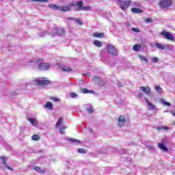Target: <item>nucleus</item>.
<instances>
[{
    "label": "nucleus",
    "instance_id": "1",
    "mask_svg": "<svg viewBox=\"0 0 175 175\" xmlns=\"http://www.w3.org/2000/svg\"><path fill=\"white\" fill-rule=\"evenodd\" d=\"M30 64H34L38 66L40 70H49L50 69V64L47 63H42L43 59H33L29 61Z\"/></svg>",
    "mask_w": 175,
    "mask_h": 175
},
{
    "label": "nucleus",
    "instance_id": "2",
    "mask_svg": "<svg viewBox=\"0 0 175 175\" xmlns=\"http://www.w3.org/2000/svg\"><path fill=\"white\" fill-rule=\"evenodd\" d=\"M106 50L111 55H118V50L117 48L111 44H107L106 46Z\"/></svg>",
    "mask_w": 175,
    "mask_h": 175
},
{
    "label": "nucleus",
    "instance_id": "3",
    "mask_svg": "<svg viewBox=\"0 0 175 175\" xmlns=\"http://www.w3.org/2000/svg\"><path fill=\"white\" fill-rule=\"evenodd\" d=\"M172 3H173V0H160L159 2L160 8H162L163 9L170 8Z\"/></svg>",
    "mask_w": 175,
    "mask_h": 175
},
{
    "label": "nucleus",
    "instance_id": "4",
    "mask_svg": "<svg viewBox=\"0 0 175 175\" xmlns=\"http://www.w3.org/2000/svg\"><path fill=\"white\" fill-rule=\"evenodd\" d=\"M161 35H163L164 39L167 40H174V36H172V33L167 31L166 30H163L161 32Z\"/></svg>",
    "mask_w": 175,
    "mask_h": 175
},
{
    "label": "nucleus",
    "instance_id": "5",
    "mask_svg": "<svg viewBox=\"0 0 175 175\" xmlns=\"http://www.w3.org/2000/svg\"><path fill=\"white\" fill-rule=\"evenodd\" d=\"M161 35H163L164 39L167 40H174V36H172V33L167 31L166 30H163L161 32Z\"/></svg>",
    "mask_w": 175,
    "mask_h": 175
},
{
    "label": "nucleus",
    "instance_id": "6",
    "mask_svg": "<svg viewBox=\"0 0 175 175\" xmlns=\"http://www.w3.org/2000/svg\"><path fill=\"white\" fill-rule=\"evenodd\" d=\"M131 2H132L131 0L120 1V9H122V10H126V9L129 8V5H131Z\"/></svg>",
    "mask_w": 175,
    "mask_h": 175
},
{
    "label": "nucleus",
    "instance_id": "7",
    "mask_svg": "<svg viewBox=\"0 0 175 175\" xmlns=\"http://www.w3.org/2000/svg\"><path fill=\"white\" fill-rule=\"evenodd\" d=\"M36 83L39 87H44L45 85H49V84H50V81L47 79L36 80Z\"/></svg>",
    "mask_w": 175,
    "mask_h": 175
},
{
    "label": "nucleus",
    "instance_id": "8",
    "mask_svg": "<svg viewBox=\"0 0 175 175\" xmlns=\"http://www.w3.org/2000/svg\"><path fill=\"white\" fill-rule=\"evenodd\" d=\"M126 120V118L125 117V116H119L118 120V126H120V128L122 127L123 125H125Z\"/></svg>",
    "mask_w": 175,
    "mask_h": 175
},
{
    "label": "nucleus",
    "instance_id": "9",
    "mask_svg": "<svg viewBox=\"0 0 175 175\" xmlns=\"http://www.w3.org/2000/svg\"><path fill=\"white\" fill-rule=\"evenodd\" d=\"M164 143H166V139H162V142L159 143L158 144V146H159V148H160V150H162L163 151L166 152L168 151L169 149H167V147H166V146H165Z\"/></svg>",
    "mask_w": 175,
    "mask_h": 175
},
{
    "label": "nucleus",
    "instance_id": "10",
    "mask_svg": "<svg viewBox=\"0 0 175 175\" xmlns=\"http://www.w3.org/2000/svg\"><path fill=\"white\" fill-rule=\"evenodd\" d=\"M0 159H1V163L3 165L4 167H6L7 169H8V170H11L13 171V168L9 167V165H8V162L6 161V157H0Z\"/></svg>",
    "mask_w": 175,
    "mask_h": 175
},
{
    "label": "nucleus",
    "instance_id": "11",
    "mask_svg": "<svg viewBox=\"0 0 175 175\" xmlns=\"http://www.w3.org/2000/svg\"><path fill=\"white\" fill-rule=\"evenodd\" d=\"M139 90H141L142 92H145L146 95H150L151 93V88L149 86H141Z\"/></svg>",
    "mask_w": 175,
    "mask_h": 175
},
{
    "label": "nucleus",
    "instance_id": "12",
    "mask_svg": "<svg viewBox=\"0 0 175 175\" xmlns=\"http://www.w3.org/2000/svg\"><path fill=\"white\" fill-rule=\"evenodd\" d=\"M70 6H75V4H69V6L59 7V10H62V12H70Z\"/></svg>",
    "mask_w": 175,
    "mask_h": 175
},
{
    "label": "nucleus",
    "instance_id": "13",
    "mask_svg": "<svg viewBox=\"0 0 175 175\" xmlns=\"http://www.w3.org/2000/svg\"><path fill=\"white\" fill-rule=\"evenodd\" d=\"M66 140H67V142H70V143H72V144H80L81 142L79 139H75L73 138H66Z\"/></svg>",
    "mask_w": 175,
    "mask_h": 175
},
{
    "label": "nucleus",
    "instance_id": "14",
    "mask_svg": "<svg viewBox=\"0 0 175 175\" xmlns=\"http://www.w3.org/2000/svg\"><path fill=\"white\" fill-rule=\"evenodd\" d=\"M55 31L57 35H64L65 33V29L64 28L56 27Z\"/></svg>",
    "mask_w": 175,
    "mask_h": 175
},
{
    "label": "nucleus",
    "instance_id": "15",
    "mask_svg": "<svg viewBox=\"0 0 175 175\" xmlns=\"http://www.w3.org/2000/svg\"><path fill=\"white\" fill-rule=\"evenodd\" d=\"M153 47H157V49H158L159 50H165V49H166V47L163 44L157 42L154 43Z\"/></svg>",
    "mask_w": 175,
    "mask_h": 175
},
{
    "label": "nucleus",
    "instance_id": "16",
    "mask_svg": "<svg viewBox=\"0 0 175 175\" xmlns=\"http://www.w3.org/2000/svg\"><path fill=\"white\" fill-rule=\"evenodd\" d=\"M94 81L96 83V84H100V85H103V81L102 80V78L99 77H94Z\"/></svg>",
    "mask_w": 175,
    "mask_h": 175
},
{
    "label": "nucleus",
    "instance_id": "17",
    "mask_svg": "<svg viewBox=\"0 0 175 175\" xmlns=\"http://www.w3.org/2000/svg\"><path fill=\"white\" fill-rule=\"evenodd\" d=\"M34 170H36V172H38V173H40V174H44V173H46V170H42L40 167L38 166L34 167Z\"/></svg>",
    "mask_w": 175,
    "mask_h": 175
},
{
    "label": "nucleus",
    "instance_id": "18",
    "mask_svg": "<svg viewBox=\"0 0 175 175\" xmlns=\"http://www.w3.org/2000/svg\"><path fill=\"white\" fill-rule=\"evenodd\" d=\"M77 10H81L83 9V1H78L76 3Z\"/></svg>",
    "mask_w": 175,
    "mask_h": 175
},
{
    "label": "nucleus",
    "instance_id": "19",
    "mask_svg": "<svg viewBox=\"0 0 175 175\" xmlns=\"http://www.w3.org/2000/svg\"><path fill=\"white\" fill-rule=\"evenodd\" d=\"M45 109H49V110H53V103L48 101L44 105Z\"/></svg>",
    "mask_w": 175,
    "mask_h": 175
},
{
    "label": "nucleus",
    "instance_id": "20",
    "mask_svg": "<svg viewBox=\"0 0 175 175\" xmlns=\"http://www.w3.org/2000/svg\"><path fill=\"white\" fill-rule=\"evenodd\" d=\"M131 12H133V13L140 14V13H143V10H141L140 8H133L131 9Z\"/></svg>",
    "mask_w": 175,
    "mask_h": 175
},
{
    "label": "nucleus",
    "instance_id": "21",
    "mask_svg": "<svg viewBox=\"0 0 175 175\" xmlns=\"http://www.w3.org/2000/svg\"><path fill=\"white\" fill-rule=\"evenodd\" d=\"M145 100L146 101L148 106H149L151 110H155V105L148 101V99H147V98H145Z\"/></svg>",
    "mask_w": 175,
    "mask_h": 175
},
{
    "label": "nucleus",
    "instance_id": "22",
    "mask_svg": "<svg viewBox=\"0 0 175 175\" xmlns=\"http://www.w3.org/2000/svg\"><path fill=\"white\" fill-rule=\"evenodd\" d=\"M93 36L94 38H103V36H105V34H103V33L96 32L93 33Z\"/></svg>",
    "mask_w": 175,
    "mask_h": 175
},
{
    "label": "nucleus",
    "instance_id": "23",
    "mask_svg": "<svg viewBox=\"0 0 175 175\" xmlns=\"http://www.w3.org/2000/svg\"><path fill=\"white\" fill-rule=\"evenodd\" d=\"M93 44L96 46V47H102V42L98 40H94Z\"/></svg>",
    "mask_w": 175,
    "mask_h": 175
},
{
    "label": "nucleus",
    "instance_id": "24",
    "mask_svg": "<svg viewBox=\"0 0 175 175\" xmlns=\"http://www.w3.org/2000/svg\"><path fill=\"white\" fill-rule=\"evenodd\" d=\"M156 129L157 131H169V126H157Z\"/></svg>",
    "mask_w": 175,
    "mask_h": 175
},
{
    "label": "nucleus",
    "instance_id": "25",
    "mask_svg": "<svg viewBox=\"0 0 175 175\" xmlns=\"http://www.w3.org/2000/svg\"><path fill=\"white\" fill-rule=\"evenodd\" d=\"M29 121L33 125V126H38V121H36V120H35L34 118H29Z\"/></svg>",
    "mask_w": 175,
    "mask_h": 175
},
{
    "label": "nucleus",
    "instance_id": "26",
    "mask_svg": "<svg viewBox=\"0 0 175 175\" xmlns=\"http://www.w3.org/2000/svg\"><path fill=\"white\" fill-rule=\"evenodd\" d=\"M62 70H64V72H70L72 70V68H70V67L66 66H63L62 67Z\"/></svg>",
    "mask_w": 175,
    "mask_h": 175
},
{
    "label": "nucleus",
    "instance_id": "27",
    "mask_svg": "<svg viewBox=\"0 0 175 175\" xmlns=\"http://www.w3.org/2000/svg\"><path fill=\"white\" fill-rule=\"evenodd\" d=\"M49 8H51V9H55V10H59V6L55 4H50L49 5Z\"/></svg>",
    "mask_w": 175,
    "mask_h": 175
},
{
    "label": "nucleus",
    "instance_id": "28",
    "mask_svg": "<svg viewBox=\"0 0 175 175\" xmlns=\"http://www.w3.org/2000/svg\"><path fill=\"white\" fill-rule=\"evenodd\" d=\"M141 47L142 46H140V44H137L133 46V49L134 50V51H139V50H140Z\"/></svg>",
    "mask_w": 175,
    "mask_h": 175
},
{
    "label": "nucleus",
    "instance_id": "29",
    "mask_svg": "<svg viewBox=\"0 0 175 175\" xmlns=\"http://www.w3.org/2000/svg\"><path fill=\"white\" fill-rule=\"evenodd\" d=\"M154 90L156 91H157V92L159 94H161L162 93V88H161V86H159V85L154 86Z\"/></svg>",
    "mask_w": 175,
    "mask_h": 175
},
{
    "label": "nucleus",
    "instance_id": "30",
    "mask_svg": "<svg viewBox=\"0 0 175 175\" xmlns=\"http://www.w3.org/2000/svg\"><path fill=\"white\" fill-rule=\"evenodd\" d=\"M64 122V119L62 118H59L57 122L56 123V127L58 128Z\"/></svg>",
    "mask_w": 175,
    "mask_h": 175
},
{
    "label": "nucleus",
    "instance_id": "31",
    "mask_svg": "<svg viewBox=\"0 0 175 175\" xmlns=\"http://www.w3.org/2000/svg\"><path fill=\"white\" fill-rule=\"evenodd\" d=\"M31 139L32 140H36V142H38V140H40V137H39V135H33L31 136Z\"/></svg>",
    "mask_w": 175,
    "mask_h": 175
},
{
    "label": "nucleus",
    "instance_id": "32",
    "mask_svg": "<svg viewBox=\"0 0 175 175\" xmlns=\"http://www.w3.org/2000/svg\"><path fill=\"white\" fill-rule=\"evenodd\" d=\"M74 21L77 23V24H79V25H83V21H81L79 18H75Z\"/></svg>",
    "mask_w": 175,
    "mask_h": 175
},
{
    "label": "nucleus",
    "instance_id": "33",
    "mask_svg": "<svg viewBox=\"0 0 175 175\" xmlns=\"http://www.w3.org/2000/svg\"><path fill=\"white\" fill-rule=\"evenodd\" d=\"M161 103H162L163 105H164L165 106H172V104H170L168 102H166L165 100L161 99Z\"/></svg>",
    "mask_w": 175,
    "mask_h": 175
},
{
    "label": "nucleus",
    "instance_id": "34",
    "mask_svg": "<svg viewBox=\"0 0 175 175\" xmlns=\"http://www.w3.org/2000/svg\"><path fill=\"white\" fill-rule=\"evenodd\" d=\"M78 152H79V154H87V150L84 148H79Z\"/></svg>",
    "mask_w": 175,
    "mask_h": 175
},
{
    "label": "nucleus",
    "instance_id": "35",
    "mask_svg": "<svg viewBox=\"0 0 175 175\" xmlns=\"http://www.w3.org/2000/svg\"><path fill=\"white\" fill-rule=\"evenodd\" d=\"M139 58L141 61H144V62H148V59H147V58H146V57L144 56L139 55Z\"/></svg>",
    "mask_w": 175,
    "mask_h": 175
},
{
    "label": "nucleus",
    "instance_id": "36",
    "mask_svg": "<svg viewBox=\"0 0 175 175\" xmlns=\"http://www.w3.org/2000/svg\"><path fill=\"white\" fill-rule=\"evenodd\" d=\"M81 92H82L83 94H88L90 92V90H88V89L87 88H82L81 89Z\"/></svg>",
    "mask_w": 175,
    "mask_h": 175
},
{
    "label": "nucleus",
    "instance_id": "37",
    "mask_svg": "<svg viewBox=\"0 0 175 175\" xmlns=\"http://www.w3.org/2000/svg\"><path fill=\"white\" fill-rule=\"evenodd\" d=\"M86 111L88 113H89V114H91V113H92V111H94V109H92V107H90L86 109Z\"/></svg>",
    "mask_w": 175,
    "mask_h": 175
},
{
    "label": "nucleus",
    "instance_id": "38",
    "mask_svg": "<svg viewBox=\"0 0 175 175\" xmlns=\"http://www.w3.org/2000/svg\"><path fill=\"white\" fill-rule=\"evenodd\" d=\"M91 10V7H90V6H86V7H84V6H83L82 7V10Z\"/></svg>",
    "mask_w": 175,
    "mask_h": 175
},
{
    "label": "nucleus",
    "instance_id": "39",
    "mask_svg": "<svg viewBox=\"0 0 175 175\" xmlns=\"http://www.w3.org/2000/svg\"><path fill=\"white\" fill-rule=\"evenodd\" d=\"M133 6H135V8H140V3H139V2L137 1H135L133 3Z\"/></svg>",
    "mask_w": 175,
    "mask_h": 175
},
{
    "label": "nucleus",
    "instance_id": "40",
    "mask_svg": "<svg viewBox=\"0 0 175 175\" xmlns=\"http://www.w3.org/2000/svg\"><path fill=\"white\" fill-rule=\"evenodd\" d=\"M70 98H77L78 96L76 93H71L70 94Z\"/></svg>",
    "mask_w": 175,
    "mask_h": 175
},
{
    "label": "nucleus",
    "instance_id": "41",
    "mask_svg": "<svg viewBox=\"0 0 175 175\" xmlns=\"http://www.w3.org/2000/svg\"><path fill=\"white\" fill-rule=\"evenodd\" d=\"M131 31H133V32H140V30L139 29V28H136V27H133L131 29Z\"/></svg>",
    "mask_w": 175,
    "mask_h": 175
},
{
    "label": "nucleus",
    "instance_id": "42",
    "mask_svg": "<svg viewBox=\"0 0 175 175\" xmlns=\"http://www.w3.org/2000/svg\"><path fill=\"white\" fill-rule=\"evenodd\" d=\"M33 2H47L49 0H31Z\"/></svg>",
    "mask_w": 175,
    "mask_h": 175
},
{
    "label": "nucleus",
    "instance_id": "43",
    "mask_svg": "<svg viewBox=\"0 0 175 175\" xmlns=\"http://www.w3.org/2000/svg\"><path fill=\"white\" fill-rule=\"evenodd\" d=\"M153 20L151 18H147L146 19V23H152Z\"/></svg>",
    "mask_w": 175,
    "mask_h": 175
},
{
    "label": "nucleus",
    "instance_id": "44",
    "mask_svg": "<svg viewBox=\"0 0 175 175\" xmlns=\"http://www.w3.org/2000/svg\"><path fill=\"white\" fill-rule=\"evenodd\" d=\"M159 60V59L157 57H153V58L152 59V62H154V64L157 63V62H158Z\"/></svg>",
    "mask_w": 175,
    "mask_h": 175
},
{
    "label": "nucleus",
    "instance_id": "45",
    "mask_svg": "<svg viewBox=\"0 0 175 175\" xmlns=\"http://www.w3.org/2000/svg\"><path fill=\"white\" fill-rule=\"evenodd\" d=\"M52 100H53V102H58V98H55V97H52L51 98Z\"/></svg>",
    "mask_w": 175,
    "mask_h": 175
},
{
    "label": "nucleus",
    "instance_id": "46",
    "mask_svg": "<svg viewBox=\"0 0 175 175\" xmlns=\"http://www.w3.org/2000/svg\"><path fill=\"white\" fill-rule=\"evenodd\" d=\"M137 98H142V96H143V93H139L137 95Z\"/></svg>",
    "mask_w": 175,
    "mask_h": 175
},
{
    "label": "nucleus",
    "instance_id": "47",
    "mask_svg": "<svg viewBox=\"0 0 175 175\" xmlns=\"http://www.w3.org/2000/svg\"><path fill=\"white\" fill-rule=\"evenodd\" d=\"M148 148H149L150 150H154V146H148Z\"/></svg>",
    "mask_w": 175,
    "mask_h": 175
},
{
    "label": "nucleus",
    "instance_id": "48",
    "mask_svg": "<svg viewBox=\"0 0 175 175\" xmlns=\"http://www.w3.org/2000/svg\"><path fill=\"white\" fill-rule=\"evenodd\" d=\"M39 36H44V33H43V32H40V33H39Z\"/></svg>",
    "mask_w": 175,
    "mask_h": 175
},
{
    "label": "nucleus",
    "instance_id": "49",
    "mask_svg": "<svg viewBox=\"0 0 175 175\" xmlns=\"http://www.w3.org/2000/svg\"><path fill=\"white\" fill-rule=\"evenodd\" d=\"M66 129V126H63L62 128H60V129L65 131V129Z\"/></svg>",
    "mask_w": 175,
    "mask_h": 175
},
{
    "label": "nucleus",
    "instance_id": "50",
    "mask_svg": "<svg viewBox=\"0 0 175 175\" xmlns=\"http://www.w3.org/2000/svg\"><path fill=\"white\" fill-rule=\"evenodd\" d=\"M60 133H62V135L65 134V131H64L62 129H60Z\"/></svg>",
    "mask_w": 175,
    "mask_h": 175
},
{
    "label": "nucleus",
    "instance_id": "51",
    "mask_svg": "<svg viewBox=\"0 0 175 175\" xmlns=\"http://www.w3.org/2000/svg\"><path fill=\"white\" fill-rule=\"evenodd\" d=\"M74 18H72V17H68V18H67V20H73V21H74Z\"/></svg>",
    "mask_w": 175,
    "mask_h": 175
},
{
    "label": "nucleus",
    "instance_id": "52",
    "mask_svg": "<svg viewBox=\"0 0 175 175\" xmlns=\"http://www.w3.org/2000/svg\"><path fill=\"white\" fill-rule=\"evenodd\" d=\"M118 1V2H120V3H121V2L122 1V0H116Z\"/></svg>",
    "mask_w": 175,
    "mask_h": 175
},
{
    "label": "nucleus",
    "instance_id": "53",
    "mask_svg": "<svg viewBox=\"0 0 175 175\" xmlns=\"http://www.w3.org/2000/svg\"><path fill=\"white\" fill-rule=\"evenodd\" d=\"M11 2H13L14 0H10Z\"/></svg>",
    "mask_w": 175,
    "mask_h": 175
},
{
    "label": "nucleus",
    "instance_id": "54",
    "mask_svg": "<svg viewBox=\"0 0 175 175\" xmlns=\"http://www.w3.org/2000/svg\"><path fill=\"white\" fill-rule=\"evenodd\" d=\"M119 87H121V85H120V84H119Z\"/></svg>",
    "mask_w": 175,
    "mask_h": 175
}]
</instances>
